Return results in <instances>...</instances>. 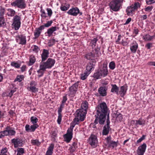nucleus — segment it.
<instances>
[{"mask_svg":"<svg viewBox=\"0 0 155 155\" xmlns=\"http://www.w3.org/2000/svg\"><path fill=\"white\" fill-rule=\"evenodd\" d=\"M97 113L95 115L96 119L94 123L97 124L98 122L100 124H104L106 119V116L107 110L106 103L103 102L98 105L96 108Z\"/></svg>","mask_w":155,"mask_h":155,"instance_id":"obj_1","label":"nucleus"},{"mask_svg":"<svg viewBox=\"0 0 155 155\" xmlns=\"http://www.w3.org/2000/svg\"><path fill=\"white\" fill-rule=\"evenodd\" d=\"M86 113L87 111L82 109H80L77 110L75 114V118L71 125L74 127L76 124H79L80 121H83L84 119Z\"/></svg>","mask_w":155,"mask_h":155,"instance_id":"obj_2","label":"nucleus"},{"mask_svg":"<svg viewBox=\"0 0 155 155\" xmlns=\"http://www.w3.org/2000/svg\"><path fill=\"white\" fill-rule=\"evenodd\" d=\"M124 0H112L109 4L110 9L114 12L118 11L122 8Z\"/></svg>","mask_w":155,"mask_h":155,"instance_id":"obj_3","label":"nucleus"},{"mask_svg":"<svg viewBox=\"0 0 155 155\" xmlns=\"http://www.w3.org/2000/svg\"><path fill=\"white\" fill-rule=\"evenodd\" d=\"M55 61L54 59L49 58L45 62L41 63L40 65V68L43 71H45L46 69L51 68L54 65Z\"/></svg>","mask_w":155,"mask_h":155,"instance_id":"obj_4","label":"nucleus"},{"mask_svg":"<svg viewBox=\"0 0 155 155\" xmlns=\"http://www.w3.org/2000/svg\"><path fill=\"white\" fill-rule=\"evenodd\" d=\"M11 5L14 7H17L21 9H24L26 7L25 0H15L11 3Z\"/></svg>","mask_w":155,"mask_h":155,"instance_id":"obj_5","label":"nucleus"},{"mask_svg":"<svg viewBox=\"0 0 155 155\" xmlns=\"http://www.w3.org/2000/svg\"><path fill=\"white\" fill-rule=\"evenodd\" d=\"M74 127L71 125L70 128L67 130V134L64 135L65 141L68 143L69 142L72 138L73 129Z\"/></svg>","mask_w":155,"mask_h":155,"instance_id":"obj_6","label":"nucleus"},{"mask_svg":"<svg viewBox=\"0 0 155 155\" xmlns=\"http://www.w3.org/2000/svg\"><path fill=\"white\" fill-rule=\"evenodd\" d=\"M21 18L17 15H15L13 18V22L12 24L15 30H18L20 27Z\"/></svg>","mask_w":155,"mask_h":155,"instance_id":"obj_7","label":"nucleus"},{"mask_svg":"<svg viewBox=\"0 0 155 155\" xmlns=\"http://www.w3.org/2000/svg\"><path fill=\"white\" fill-rule=\"evenodd\" d=\"M1 137L5 136L13 135L15 134V131L9 127H7L6 130L0 132Z\"/></svg>","mask_w":155,"mask_h":155,"instance_id":"obj_8","label":"nucleus"},{"mask_svg":"<svg viewBox=\"0 0 155 155\" xmlns=\"http://www.w3.org/2000/svg\"><path fill=\"white\" fill-rule=\"evenodd\" d=\"M88 142L92 147H96L97 146L98 143L96 136L91 135L89 138Z\"/></svg>","mask_w":155,"mask_h":155,"instance_id":"obj_9","label":"nucleus"},{"mask_svg":"<svg viewBox=\"0 0 155 155\" xmlns=\"http://www.w3.org/2000/svg\"><path fill=\"white\" fill-rule=\"evenodd\" d=\"M17 42L19 44L25 45L26 43V37L24 35H18L16 36Z\"/></svg>","mask_w":155,"mask_h":155,"instance_id":"obj_10","label":"nucleus"},{"mask_svg":"<svg viewBox=\"0 0 155 155\" xmlns=\"http://www.w3.org/2000/svg\"><path fill=\"white\" fill-rule=\"evenodd\" d=\"M147 147L146 144L143 143L138 147L137 150V153L138 155H143Z\"/></svg>","mask_w":155,"mask_h":155,"instance_id":"obj_11","label":"nucleus"},{"mask_svg":"<svg viewBox=\"0 0 155 155\" xmlns=\"http://www.w3.org/2000/svg\"><path fill=\"white\" fill-rule=\"evenodd\" d=\"M100 47H97L95 49V53L94 54L90 53L86 55V57L88 59H90L91 58L94 57L95 54H98L100 53Z\"/></svg>","mask_w":155,"mask_h":155,"instance_id":"obj_12","label":"nucleus"},{"mask_svg":"<svg viewBox=\"0 0 155 155\" xmlns=\"http://www.w3.org/2000/svg\"><path fill=\"white\" fill-rule=\"evenodd\" d=\"M103 77L106 76L108 74V71L107 68V64H104L103 67L98 70Z\"/></svg>","mask_w":155,"mask_h":155,"instance_id":"obj_13","label":"nucleus"},{"mask_svg":"<svg viewBox=\"0 0 155 155\" xmlns=\"http://www.w3.org/2000/svg\"><path fill=\"white\" fill-rule=\"evenodd\" d=\"M78 87V84L74 83L69 88V92L70 95H74Z\"/></svg>","mask_w":155,"mask_h":155,"instance_id":"obj_14","label":"nucleus"},{"mask_svg":"<svg viewBox=\"0 0 155 155\" xmlns=\"http://www.w3.org/2000/svg\"><path fill=\"white\" fill-rule=\"evenodd\" d=\"M79 13V9L77 7L72 8L67 12V13L69 15L74 16L77 15Z\"/></svg>","mask_w":155,"mask_h":155,"instance_id":"obj_15","label":"nucleus"},{"mask_svg":"<svg viewBox=\"0 0 155 155\" xmlns=\"http://www.w3.org/2000/svg\"><path fill=\"white\" fill-rule=\"evenodd\" d=\"M138 45L135 41H133L130 46V49L131 52L133 53H135L138 48Z\"/></svg>","mask_w":155,"mask_h":155,"instance_id":"obj_16","label":"nucleus"},{"mask_svg":"<svg viewBox=\"0 0 155 155\" xmlns=\"http://www.w3.org/2000/svg\"><path fill=\"white\" fill-rule=\"evenodd\" d=\"M107 88L105 87H101L98 89V92L100 95L103 97L106 96Z\"/></svg>","mask_w":155,"mask_h":155,"instance_id":"obj_17","label":"nucleus"},{"mask_svg":"<svg viewBox=\"0 0 155 155\" xmlns=\"http://www.w3.org/2000/svg\"><path fill=\"white\" fill-rule=\"evenodd\" d=\"M12 142L14 144V147H15L22 146V141L21 140L19 139H13L12 140Z\"/></svg>","mask_w":155,"mask_h":155,"instance_id":"obj_18","label":"nucleus"},{"mask_svg":"<svg viewBox=\"0 0 155 155\" xmlns=\"http://www.w3.org/2000/svg\"><path fill=\"white\" fill-rule=\"evenodd\" d=\"M49 53L48 50L45 49L43 50L41 54L42 61H44L46 60L49 56Z\"/></svg>","mask_w":155,"mask_h":155,"instance_id":"obj_19","label":"nucleus"},{"mask_svg":"<svg viewBox=\"0 0 155 155\" xmlns=\"http://www.w3.org/2000/svg\"><path fill=\"white\" fill-rule=\"evenodd\" d=\"M59 29V28L56 26L52 27L48 29L47 31L48 36L49 37L51 36L54 32Z\"/></svg>","mask_w":155,"mask_h":155,"instance_id":"obj_20","label":"nucleus"},{"mask_svg":"<svg viewBox=\"0 0 155 155\" xmlns=\"http://www.w3.org/2000/svg\"><path fill=\"white\" fill-rule=\"evenodd\" d=\"M135 10L134 7L131 5L127 7L126 9L127 14L128 15H132L134 14Z\"/></svg>","mask_w":155,"mask_h":155,"instance_id":"obj_21","label":"nucleus"},{"mask_svg":"<svg viewBox=\"0 0 155 155\" xmlns=\"http://www.w3.org/2000/svg\"><path fill=\"white\" fill-rule=\"evenodd\" d=\"M54 147V144L53 143H51L48 147L45 155H52Z\"/></svg>","mask_w":155,"mask_h":155,"instance_id":"obj_22","label":"nucleus"},{"mask_svg":"<svg viewBox=\"0 0 155 155\" xmlns=\"http://www.w3.org/2000/svg\"><path fill=\"white\" fill-rule=\"evenodd\" d=\"M127 88L124 86L121 87L120 88V91L118 92V94H120L122 97H123L125 94Z\"/></svg>","mask_w":155,"mask_h":155,"instance_id":"obj_23","label":"nucleus"},{"mask_svg":"<svg viewBox=\"0 0 155 155\" xmlns=\"http://www.w3.org/2000/svg\"><path fill=\"white\" fill-rule=\"evenodd\" d=\"M94 63H90L88 64L86 67V71L90 73L91 70H92L93 68H94Z\"/></svg>","mask_w":155,"mask_h":155,"instance_id":"obj_24","label":"nucleus"},{"mask_svg":"<svg viewBox=\"0 0 155 155\" xmlns=\"http://www.w3.org/2000/svg\"><path fill=\"white\" fill-rule=\"evenodd\" d=\"M111 92L113 93H115L117 94H118V88L116 84H112Z\"/></svg>","mask_w":155,"mask_h":155,"instance_id":"obj_25","label":"nucleus"},{"mask_svg":"<svg viewBox=\"0 0 155 155\" xmlns=\"http://www.w3.org/2000/svg\"><path fill=\"white\" fill-rule=\"evenodd\" d=\"M88 103L86 101H84L81 104V109H82L83 110H84L87 111V110L88 108Z\"/></svg>","mask_w":155,"mask_h":155,"instance_id":"obj_26","label":"nucleus"},{"mask_svg":"<svg viewBox=\"0 0 155 155\" xmlns=\"http://www.w3.org/2000/svg\"><path fill=\"white\" fill-rule=\"evenodd\" d=\"M110 129V127L109 126H105L103 128V135H107L109 133Z\"/></svg>","mask_w":155,"mask_h":155,"instance_id":"obj_27","label":"nucleus"},{"mask_svg":"<svg viewBox=\"0 0 155 155\" xmlns=\"http://www.w3.org/2000/svg\"><path fill=\"white\" fill-rule=\"evenodd\" d=\"M35 61L36 58L33 55H31L29 57V61L28 65H32L35 62Z\"/></svg>","mask_w":155,"mask_h":155,"instance_id":"obj_28","label":"nucleus"},{"mask_svg":"<svg viewBox=\"0 0 155 155\" xmlns=\"http://www.w3.org/2000/svg\"><path fill=\"white\" fill-rule=\"evenodd\" d=\"M7 11L8 12L7 14L8 16L11 17L14 16L15 13V10L11 9L8 8V9Z\"/></svg>","mask_w":155,"mask_h":155,"instance_id":"obj_29","label":"nucleus"},{"mask_svg":"<svg viewBox=\"0 0 155 155\" xmlns=\"http://www.w3.org/2000/svg\"><path fill=\"white\" fill-rule=\"evenodd\" d=\"M94 77L96 79H99L103 77L101 74L100 71L98 70L96 72L94 73Z\"/></svg>","mask_w":155,"mask_h":155,"instance_id":"obj_30","label":"nucleus"},{"mask_svg":"<svg viewBox=\"0 0 155 155\" xmlns=\"http://www.w3.org/2000/svg\"><path fill=\"white\" fill-rule=\"evenodd\" d=\"M145 120L141 118H140L138 120H136V125H144L145 124Z\"/></svg>","mask_w":155,"mask_h":155,"instance_id":"obj_31","label":"nucleus"},{"mask_svg":"<svg viewBox=\"0 0 155 155\" xmlns=\"http://www.w3.org/2000/svg\"><path fill=\"white\" fill-rule=\"evenodd\" d=\"M24 77L23 75H19L17 76L16 78L14 80V82L18 81L21 82L24 79Z\"/></svg>","mask_w":155,"mask_h":155,"instance_id":"obj_32","label":"nucleus"},{"mask_svg":"<svg viewBox=\"0 0 155 155\" xmlns=\"http://www.w3.org/2000/svg\"><path fill=\"white\" fill-rule=\"evenodd\" d=\"M97 41V38H94L91 41L90 45L91 46L92 48H93L96 46V42Z\"/></svg>","mask_w":155,"mask_h":155,"instance_id":"obj_33","label":"nucleus"},{"mask_svg":"<svg viewBox=\"0 0 155 155\" xmlns=\"http://www.w3.org/2000/svg\"><path fill=\"white\" fill-rule=\"evenodd\" d=\"M90 73V72L86 71L84 74H81V79L83 80H84L85 79Z\"/></svg>","mask_w":155,"mask_h":155,"instance_id":"obj_34","label":"nucleus"},{"mask_svg":"<svg viewBox=\"0 0 155 155\" xmlns=\"http://www.w3.org/2000/svg\"><path fill=\"white\" fill-rule=\"evenodd\" d=\"M31 49L35 53H38L40 50L38 47L35 45H33L31 47Z\"/></svg>","mask_w":155,"mask_h":155,"instance_id":"obj_35","label":"nucleus"},{"mask_svg":"<svg viewBox=\"0 0 155 155\" xmlns=\"http://www.w3.org/2000/svg\"><path fill=\"white\" fill-rule=\"evenodd\" d=\"M11 65L12 66L16 68H19L21 66L20 64L15 61L12 62L11 63Z\"/></svg>","mask_w":155,"mask_h":155,"instance_id":"obj_36","label":"nucleus"},{"mask_svg":"<svg viewBox=\"0 0 155 155\" xmlns=\"http://www.w3.org/2000/svg\"><path fill=\"white\" fill-rule=\"evenodd\" d=\"M41 33V32L40 31H39L37 28H36L34 32V35L35 38H38L40 35Z\"/></svg>","mask_w":155,"mask_h":155,"instance_id":"obj_37","label":"nucleus"},{"mask_svg":"<svg viewBox=\"0 0 155 155\" xmlns=\"http://www.w3.org/2000/svg\"><path fill=\"white\" fill-rule=\"evenodd\" d=\"M31 143L33 145H36L39 146L41 144V143L38 140H32L31 141Z\"/></svg>","mask_w":155,"mask_h":155,"instance_id":"obj_38","label":"nucleus"},{"mask_svg":"<svg viewBox=\"0 0 155 155\" xmlns=\"http://www.w3.org/2000/svg\"><path fill=\"white\" fill-rule=\"evenodd\" d=\"M17 151V153L16 155H23L24 153V149L22 148H18Z\"/></svg>","mask_w":155,"mask_h":155,"instance_id":"obj_39","label":"nucleus"},{"mask_svg":"<svg viewBox=\"0 0 155 155\" xmlns=\"http://www.w3.org/2000/svg\"><path fill=\"white\" fill-rule=\"evenodd\" d=\"M38 127L39 126L37 124H33L31 126V132H34L35 129L38 128Z\"/></svg>","mask_w":155,"mask_h":155,"instance_id":"obj_40","label":"nucleus"},{"mask_svg":"<svg viewBox=\"0 0 155 155\" xmlns=\"http://www.w3.org/2000/svg\"><path fill=\"white\" fill-rule=\"evenodd\" d=\"M31 120L32 124H37L36 123L38 122V120L36 117L33 116L31 117Z\"/></svg>","mask_w":155,"mask_h":155,"instance_id":"obj_41","label":"nucleus"},{"mask_svg":"<svg viewBox=\"0 0 155 155\" xmlns=\"http://www.w3.org/2000/svg\"><path fill=\"white\" fill-rule=\"evenodd\" d=\"M132 5L135 10H137L140 7V5L138 2H135L134 5Z\"/></svg>","mask_w":155,"mask_h":155,"instance_id":"obj_42","label":"nucleus"},{"mask_svg":"<svg viewBox=\"0 0 155 155\" xmlns=\"http://www.w3.org/2000/svg\"><path fill=\"white\" fill-rule=\"evenodd\" d=\"M41 16L42 18H45L48 17V15L44 9H41Z\"/></svg>","mask_w":155,"mask_h":155,"instance_id":"obj_43","label":"nucleus"},{"mask_svg":"<svg viewBox=\"0 0 155 155\" xmlns=\"http://www.w3.org/2000/svg\"><path fill=\"white\" fill-rule=\"evenodd\" d=\"M111 137L110 136H109L107 137V138L105 139V141L106 142V145H109L110 144V143L111 142Z\"/></svg>","mask_w":155,"mask_h":155,"instance_id":"obj_44","label":"nucleus"},{"mask_svg":"<svg viewBox=\"0 0 155 155\" xmlns=\"http://www.w3.org/2000/svg\"><path fill=\"white\" fill-rule=\"evenodd\" d=\"M115 63L113 61H111L109 64V67L110 68L112 69L113 70L115 68Z\"/></svg>","mask_w":155,"mask_h":155,"instance_id":"obj_45","label":"nucleus"},{"mask_svg":"<svg viewBox=\"0 0 155 155\" xmlns=\"http://www.w3.org/2000/svg\"><path fill=\"white\" fill-rule=\"evenodd\" d=\"M46 10L48 12L47 15L50 17L51 16L52 14V11L51 9L50 8H48L46 9Z\"/></svg>","mask_w":155,"mask_h":155,"instance_id":"obj_46","label":"nucleus"},{"mask_svg":"<svg viewBox=\"0 0 155 155\" xmlns=\"http://www.w3.org/2000/svg\"><path fill=\"white\" fill-rule=\"evenodd\" d=\"M122 116L121 114H119L116 117V120L117 121H120L122 119Z\"/></svg>","mask_w":155,"mask_h":155,"instance_id":"obj_47","label":"nucleus"},{"mask_svg":"<svg viewBox=\"0 0 155 155\" xmlns=\"http://www.w3.org/2000/svg\"><path fill=\"white\" fill-rule=\"evenodd\" d=\"M109 146L112 147L113 148L117 146V143L116 142L113 141H111V143L108 145Z\"/></svg>","mask_w":155,"mask_h":155,"instance_id":"obj_48","label":"nucleus"},{"mask_svg":"<svg viewBox=\"0 0 155 155\" xmlns=\"http://www.w3.org/2000/svg\"><path fill=\"white\" fill-rule=\"evenodd\" d=\"M29 89L31 91L33 92H35L38 91L37 89L35 87V86H30Z\"/></svg>","mask_w":155,"mask_h":155,"instance_id":"obj_49","label":"nucleus"},{"mask_svg":"<svg viewBox=\"0 0 155 155\" xmlns=\"http://www.w3.org/2000/svg\"><path fill=\"white\" fill-rule=\"evenodd\" d=\"M8 149L7 148L5 147L3 148L1 150V153L3 154H7V153Z\"/></svg>","mask_w":155,"mask_h":155,"instance_id":"obj_50","label":"nucleus"},{"mask_svg":"<svg viewBox=\"0 0 155 155\" xmlns=\"http://www.w3.org/2000/svg\"><path fill=\"white\" fill-rule=\"evenodd\" d=\"M57 41H56L55 39L53 38L50 40V42L49 43V45L50 46H51L53 45L56 42H57Z\"/></svg>","mask_w":155,"mask_h":155,"instance_id":"obj_51","label":"nucleus"},{"mask_svg":"<svg viewBox=\"0 0 155 155\" xmlns=\"http://www.w3.org/2000/svg\"><path fill=\"white\" fill-rule=\"evenodd\" d=\"M67 100V98L66 96H64L63 97V99L62 101V103L61 105L64 106V104L66 101Z\"/></svg>","mask_w":155,"mask_h":155,"instance_id":"obj_52","label":"nucleus"},{"mask_svg":"<svg viewBox=\"0 0 155 155\" xmlns=\"http://www.w3.org/2000/svg\"><path fill=\"white\" fill-rule=\"evenodd\" d=\"M42 71H43L42 70H41L40 68V69L38 71V76L39 77L42 76L44 72Z\"/></svg>","mask_w":155,"mask_h":155,"instance_id":"obj_53","label":"nucleus"},{"mask_svg":"<svg viewBox=\"0 0 155 155\" xmlns=\"http://www.w3.org/2000/svg\"><path fill=\"white\" fill-rule=\"evenodd\" d=\"M52 23V21H48L47 23L45 24L44 25L45 27L48 28L51 26Z\"/></svg>","mask_w":155,"mask_h":155,"instance_id":"obj_54","label":"nucleus"},{"mask_svg":"<svg viewBox=\"0 0 155 155\" xmlns=\"http://www.w3.org/2000/svg\"><path fill=\"white\" fill-rule=\"evenodd\" d=\"M5 10L4 8H1L0 11V17H3V15L5 14Z\"/></svg>","mask_w":155,"mask_h":155,"instance_id":"obj_55","label":"nucleus"},{"mask_svg":"<svg viewBox=\"0 0 155 155\" xmlns=\"http://www.w3.org/2000/svg\"><path fill=\"white\" fill-rule=\"evenodd\" d=\"M25 129L26 131L27 132H31V128L29 125H26L25 126Z\"/></svg>","mask_w":155,"mask_h":155,"instance_id":"obj_56","label":"nucleus"},{"mask_svg":"<svg viewBox=\"0 0 155 155\" xmlns=\"http://www.w3.org/2000/svg\"><path fill=\"white\" fill-rule=\"evenodd\" d=\"M64 106L60 105V107L59 108L58 110V115H61V112L62 110V109L64 108Z\"/></svg>","mask_w":155,"mask_h":155,"instance_id":"obj_57","label":"nucleus"},{"mask_svg":"<svg viewBox=\"0 0 155 155\" xmlns=\"http://www.w3.org/2000/svg\"><path fill=\"white\" fill-rule=\"evenodd\" d=\"M153 8L152 6H149L145 8V10L147 12H150L152 9Z\"/></svg>","mask_w":155,"mask_h":155,"instance_id":"obj_58","label":"nucleus"},{"mask_svg":"<svg viewBox=\"0 0 155 155\" xmlns=\"http://www.w3.org/2000/svg\"><path fill=\"white\" fill-rule=\"evenodd\" d=\"M4 23V17H0V27Z\"/></svg>","mask_w":155,"mask_h":155,"instance_id":"obj_59","label":"nucleus"},{"mask_svg":"<svg viewBox=\"0 0 155 155\" xmlns=\"http://www.w3.org/2000/svg\"><path fill=\"white\" fill-rule=\"evenodd\" d=\"M61 115H58V118L57 119V122L59 124H60L61 120Z\"/></svg>","mask_w":155,"mask_h":155,"instance_id":"obj_60","label":"nucleus"},{"mask_svg":"<svg viewBox=\"0 0 155 155\" xmlns=\"http://www.w3.org/2000/svg\"><path fill=\"white\" fill-rule=\"evenodd\" d=\"M145 136L143 135L137 141V143H138L141 142L143 140L145 139Z\"/></svg>","mask_w":155,"mask_h":155,"instance_id":"obj_61","label":"nucleus"},{"mask_svg":"<svg viewBox=\"0 0 155 155\" xmlns=\"http://www.w3.org/2000/svg\"><path fill=\"white\" fill-rule=\"evenodd\" d=\"M146 2L147 4H151L155 2V0H146Z\"/></svg>","mask_w":155,"mask_h":155,"instance_id":"obj_62","label":"nucleus"},{"mask_svg":"<svg viewBox=\"0 0 155 155\" xmlns=\"http://www.w3.org/2000/svg\"><path fill=\"white\" fill-rule=\"evenodd\" d=\"M60 9L62 11H65L68 9V8L65 6H61L60 7Z\"/></svg>","mask_w":155,"mask_h":155,"instance_id":"obj_63","label":"nucleus"},{"mask_svg":"<svg viewBox=\"0 0 155 155\" xmlns=\"http://www.w3.org/2000/svg\"><path fill=\"white\" fill-rule=\"evenodd\" d=\"M45 26L44 25L41 26L38 28H37L39 31L41 32L42 30L44 29L45 28Z\"/></svg>","mask_w":155,"mask_h":155,"instance_id":"obj_64","label":"nucleus"}]
</instances>
